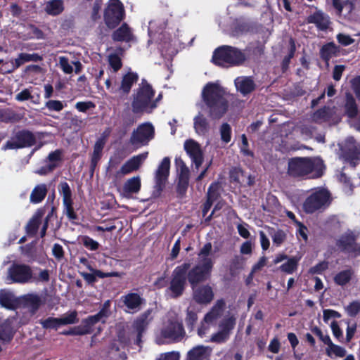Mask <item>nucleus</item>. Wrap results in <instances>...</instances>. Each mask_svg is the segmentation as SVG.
<instances>
[{"instance_id":"6e6d98bb","label":"nucleus","mask_w":360,"mask_h":360,"mask_svg":"<svg viewBox=\"0 0 360 360\" xmlns=\"http://www.w3.org/2000/svg\"><path fill=\"white\" fill-rule=\"evenodd\" d=\"M40 218L41 216L35 215L28 222L26 226L27 233L28 234L34 235L37 232L40 224Z\"/></svg>"},{"instance_id":"0eeeda50","label":"nucleus","mask_w":360,"mask_h":360,"mask_svg":"<svg viewBox=\"0 0 360 360\" xmlns=\"http://www.w3.org/2000/svg\"><path fill=\"white\" fill-rule=\"evenodd\" d=\"M245 59V54L240 50L230 46L217 49L212 56V61L220 66L238 65Z\"/></svg>"},{"instance_id":"ddd939ff","label":"nucleus","mask_w":360,"mask_h":360,"mask_svg":"<svg viewBox=\"0 0 360 360\" xmlns=\"http://www.w3.org/2000/svg\"><path fill=\"white\" fill-rule=\"evenodd\" d=\"M170 159L165 157L159 164L155 172V186L153 192V196L158 198L165 186L169 174Z\"/></svg>"},{"instance_id":"a19ab883","label":"nucleus","mask_w":360,"mask_h":360,"mask_svg":"<svg viewBox=\"0 0 360 360\" xmlns=\"http://www.w3.org/2000/svg\"><path fill=\"white\" fill-rule=\"evenodd\" d=\"M48 188L46 184L36 186L30 194V202L34 204L41 202L46 195Z\"/></svg>"},{"instance_id":"338daca9","label":"nucleus","mask_w":360,"mask_h":360,"mask_svg":"<svg viewBox=\"0 0 360 360\" xmlns=\"http://www.w3.org/2000/svg\"><path fill=\"white\" fill-rule=\"evenodd\" d=\"M110 300H107L104 302L100 311L97 313L103 323L105 321L106 319L108 318L110 314Z\"/></svg>"},{"instance_id":"864d4df0","label":"nucleus","mask_w":360,"mask_h":360,"mask_svg":"<svg viewBox=\"0 0 360 360\" xmlns=\"http://www.w3.org/2000/svg\"><path fill=\"white\" fill-rule=\"evenodd\" d=\"M221 140L224 143H228L231 139V127L228 123H223L219 128Z\"/></svg>"},{"instance_id":"680f3d73","label":"nucleus","mask_w":360,"mask_h":360,"mask_svg":"<svg viewBox=\"0 0 360 360\" xmlns=\"http://www.w3.org/2000/svg\"><path fill=\"white\" fill-rule=\"evenodd\" d=\"M46 108L50 111L59 112L62 110L65 105L63 102L57 100H49L45 103Z\"/></svg>"},{"instance_id":"dca6fc26","label":"nucleus","mask_w":360,"mask_h":360,"mask_svg":"<svg viewBox=\"0 0 360 360\" xmlns=\"http://www.w3.org/2000/svg\"><path fill=\"white\" fill-rule=\"evenodd\" d=\"M34 142V137L30 131H22L16 133L3 147L6 149H17L31 146Z\"/></svg>"},{"instance_id":"f3484780","label":"nucleus","mask_w":360,"mask_h":360,"mask_svg":"<svg viewBox=\"0 0 360 360\" xmlns=\"http://www.w3.org/2000/svg\"><path fill=\"white\" fill-rule=\"evenodd\" d=\"M148 152L134 155L129 159L115 174L116 178H120L133 172L137 171L147 159Z\"/></svg>"},{"instance_id":"a18cd8bd","label":"nucleus","mask_w":360,"mask_h":360,"mask_svg":"<svg viewBox=\"0 0 360 360\" xmlns=\"http://www.w3.org/2000/svg\"><path fill=\"white\" fill-rule=\"evenodd\" d=\"M63 2L62 0H51L46 4L45 10L47 13L56 15L63 11Z\"/></svg>"},{"instance_id":"1a4fd4ad","label":"nucleus","mask_w":360,"mask_h":360,"mask_svg":"<svg viewBox=\"0 0 360 360\" xmlns=\"http://www.w3.org/2000/svg\"><path fill=\"white\" fill-rule=\"evenodd\" d=\"M6 281L8 283H28L34 281L32 268L27 264L13 263L7 271Z\"/></svg>"},{"instance_id":"473e14b6","label":"nucleus","mask_w":360,"mask_h":360,"mask_svg":"<svg viewBox=\"0 0 360 360\" xmlns=\"http://www.w3.org/2000/svg\"><path fill=\"white\" fill-rule=\"evenodd\" d=\"M252 28V23L245 19H237L232 25V34L240 36L250 32Z\"/></svg>"},{"instance_id":"20e7f679","label":"nucleus","mask_w":360,"mask_h":360,"mask_svg":"<svg viewBox=\"0 0 360 360\" xmlns=\"http://www.w3.org/2000/svg\"><path fill=\"white\" fill-rule=\"evenodd\" d=\"M212 245L205 243L198 253V263L188 273V279L192 286L206 280L211 274L214 259L211 257Z\"/></svg>"},{"instance_id":"bb28decb","label":"nucleus","mask_w":360,"mask_h":360,"mask_svg":"<svg viewBox=\"0 0 360 360\" xmlns=\"http://www.w3.org/2000/svg\"><path fill=\"white\" fill-rule=\"evenodd\" d=\"M122 300L127 308V311L131 313L139 311L142 302V299L136 293H129L122 297Z\"/></svg>"},{"instance_id":"a211bd4d","label":"nucleus","mask_w":360,"mask_h":360,"mask_svg":"<svg viewBox=\"0 0 360 360\" xmlns=\"http://www.w3.org/2000/svg\"><path fill=\"white\" fill-rule=\"evenodd\" d=\"M345 109L349 125L356 130L360 131V112L358 110L354 97L350 94L346 95Z\"/></svg>"},{"instance_id":"c9c22d12","label":"nucleus","mask_w":360,"mask_h":360,"mask_svg":"<svg viewBox=\"0 0 360 360\" xmlns=\"http://www.w3.org/2000/svg\"><path fill=\"white\" fill-rule=\"evenodd\" d=\"M354 271L348 268L337 272L333 276L334 283L339 286H345L350 283L354 276Z\"/></svg>"},{"instance_id":"b1692460","label":"nucleus","mask_w":360,"mask_h":360,"mask_svg":"<svg viewBox=\"0 0 360 360\" xmlns=\"http://www.w3.org/2000/svg\"><path fill=\"white\" fill-rule=\"evenodd\" d=\"M193 127L195 133L199 136H206L210 129L207 119L200 112L193 118Z\"/></svg>"},{"instance_id":"6e6552de","label":"nucleus","mask_w":360,"mask_h":360,"mask_svg":"<svg viewBox=\"0 0 360 360\" xmlns=\"http://www.w3.org/2000/svg\"><path fill=\"white\" fill-rule=\"evenodd\" d=\"M138 75L136 73L129 72L122 76L120 82H117V76L112 75L105 80V86L111 93L128 94L133 84L137 81Z\"/></svg>"},{"instance_id":"4c0bfd02","label":"nucleus","mask_w":360,"mask_h":360,"mask_svg":"<svg viewBox=\"0 0 360 360\" xmlns=\"http://www.w3.org/2000/svg\"><path fill=\"white\" fill-rule=\"evenodd\" d=\"M333 112V110L324 107L316 112H314L311 115V120L312 122L317 123V124H321L325 122H328L330 120V118L332 115V113Z\"/></svg>"},{"instance_id":"f257e3e1","label":"nucleus","mask_w":360,"mask_h":360,"mask_svg":"<svg viewBox=\"0 0 360 360\" xmlns=\"http://www.w3.org/2000/svg\"><path fill=\"white\" fill-rule=\"evenodd\" d=\"M226 92L218 82H209L203 88L202 98L213 118H220L228 109Z\"/></svg>"},{"instance_id":"f704fd0d","label":"nucleus","mask_w":360,"mask_h":360,"mask_svg":"<svg viewBox=\"0 0 360 360\" xmlns=\"http://www.w3.org/2000/svg\"><path fill=\"white\" fill-rule=\"evenodd\" d=\"M337 245L340 248L347 252L356 250L355 238L352 233H346L342 235L338 240Z\"/></svg>"},{"instance_id":"ea45409f","label":"nucleus","mask_w":360,"mask_h":360,"mask_svg":"<svg viewBox=\"0 0 360 360\" xmlns=\"http://www.w3.org/2000/svg\"><path fill=\"white\" fill-rule=\"evenodd\" d=\"M339 52V48L333 42L328 43L324 45L320 51L321 57L323 60H324L327 65H328V61L333 57L337 56Z\"/></svg>"},{"instance_id":"774afa93","label":"nucleus","mask_w":360,"mask_h":360,"mask_svg":"<svg viewBox=\"0 0 360 360\" xmlns=\"http://www.w3.org/2000/svg\"><path fill=\"white\" fill-rule=\"evenodd\" d=\"M82 241L83 245L90 250H96L99 247V244L97 241L86 236L82 238Z\"/></svg>"},{"instance_id":"c85d7f7f","label":"nucleus","mask_w":360,"mask_h":360,"mask_svg":"<svg viewBox=\"0 0 360 360\" xmlns=\"http://www.w3.org/2000/svg\"><path fill=\"white\" fill-rule=\"evenodd\" d=\"M42 58L37 53H20L17 58L11 61V69L9 70H5V72H12L13 70L18 68L20 65L26 62L30 61H39L41 60Z\"/></svg>"},{"instance_id":"c756f323","label":"nucleus","mask_w":360,"mask_h":360,"mask_svg":"<svg viewBox=\"0 0 360 360\" xmlns=\"http://www.w3.org/2000/svg\"><path fill=\"white\" fill-rule=\"evenodd\" d=\"M58 64L61 70L65 74H71L74 69L72 65L75 66V72L76 74L79 73L82 69V65L79 60L70 62L68 58L65 56H60L58 58Z\"/></svg>"},{"instance_id":"052dcab7","label":"nucleus","mask_w":360,"mask_h":360,"mask_svg":"<svg viewBox=\"0 0 360 360\" xmlns=\"http://www.w3.org/2000/svg\"><path fill=\"white\" fill-rule=\"evenodd\" d=\"M345 309L349 316H355L360 311V302L353 301L346 306Z\"/></svg>"},{"instance_id":"8fccbe9b","label":"nucleus","mask_w":360,"mask_h":360,"mask_svg":"<svg viewBox=\"0 0 360 360\" xmlns=\"http://www.w3.org/2000/svg\"><path fill=\"white\" fill-rule=\"evenodd\" d=\"M105 142L103 139L98 140L94 146V153L91 158V167H95L99 160Z\"/></svg>"},{"instance_id":"2f4dec72","label":"nucleus","mask_w":360,"mask_h":360,"mask_svg":"<svg viewBox=\"0 0 360 360\" xmlns=\"http://www.w3.org/2000/svg\"><path fill=\"white\" fill-rule=\"evenodd\" d=\"M15 321L13 317L6 319H0V339L10 340L13 337V324Z\"/></svg>"},{"instance_id":"393cba45","label":"nucleus","mask_w":360,"mask_h":360,"mask_svg":"<svg viewBox=\"0 0 360 360\" xmlns=\"http://www.w3.org/2000/svg\"><path fill=\"white\" fill-rule=\"evenodd\" d=\"M210 352L208 347L198 345L188 352L186 360H208Z\"/></svg>"},{"instance_id":"e2e57ef3","label":"nucleus","mask_w":360,"mask_h":360,"mask_svg":"<svg viewBox=\"0 0 360 360\" xmlns=\"http://www.w3.org/2000/svg\"><path fill=\"white\" fill-rule=\"evenodd\" d=\"M271 238L274 245L280 246L285 241L286 234L283 231L278 230L271 234Z\"/></svg>"},{"instance_id":"7c9ffc66","label":"nucleus","mask_w":360,"mask_h":360,"mask_svg":"<svg viewBox=\"0 0 360 360\" xmlns=\"http://www.w3.org/2000/svg\"><path fill=\"white\" fill-rule=\"evenodd\" d=\"M235 86L243 95L250 93L255 89V84L252 79L247 77H238L235 79Z\"/></svg>"},{"instance_id":"7ed1b4c3","label":"nucleus","mask_w":360,"mask_h":360,"mask_svg":"<svg viewBox=\"0 0 360 360\" xmlns=\"http://www.w3.org/2000/svg\"><path fill=\"white\" fill-rule=\"evenodd\" d=\"M185 335V331L178 314L170 311L165 316L162 326L156 332L155 341L158 345L179 342Z\"/></svg>"},{"instance_id":"6ab92c4d","label":"nucleus","mask_w":360,"mask_h":360,"mask_svg":"<svg viewBox=\"0 0 360 360\" xmlns=\"http://www.w3.org/2000/svg\"><path fill=\"white\" fill-rule=\"evenodd\" d=\"M59 193L63 196V203L65 207V212L70 220L77 219V214L72 207V191L67 182H61L58 186Z\"/></svg>"},{"instance_id":"5fc2aeb1","label":"nucleus","mask_w":360,"mask_h":360,"mask_svg":"<svg viewBox=\"0 0 360 360\" xmlns=\"http://www.w3.org/2000/svg\"><path fill=\"white\" fill-rule=\"evenodd\" d=\"M229 336L230 335H228L226 332H224L219 329L217 333L209 336V339L206 340V342L222 343L226 342L229 338Z\"/></svg>"},{"instance_id":"49530a36","label":"nucleus","mask_w":360,"mask_h":360,"mask_svg":"<svg viewBox=\"0 0 360 360\" xmlns=\"http://www.w3.org/2000/svg\"><path fill=\"white\" fill-rule=\"evenodd\" d=\"M332 1L333 7L339 14L342 13L344 11L349 14L354 10L353 4L349 0H332Z\"/></svg>"},{"instance_id":"3c124183","label":"nucleus","mask_w":360,"mask_h":360,"mask_svg":"<svg viewBox=\"0 0 360 360\" xmlns=\"http://www.w3.org/2000/svg\"><path fill=\"white\" fill-rule=\"evenodd\" d=\"M236 324V318L233 316L224 318L219 323V329L230 335Z\"/></svg>"},{"instance_id":"c03bdc74","label":"nucleus","mask_w":360,"mask_h":360,"mask_svg":"<svg viewBox=\"0 0 360 360\" xmlns=\"http://www.w3.org/2000/svg\"><path fill=\"white\" fill-rule=\"evenodd\" d=\"M300 259V257H288L286 262L280 266L279 269L287 274H292L297 269Z\"/></svg>"},{"instance_id":"69168bd1","label":"nucleus","mask_w":360,"mask_h":360,"mask_svg":"<svg viewBox=\"0 0 360 360\" xmlns=\"http://www.w3.org/2000/svg\"><path fill=\"white\" fill-rule=\"evenodd\" d=\"M110 300H107L104 302L100 311L97 313L103 323L105 321L106 319L108 318L110 314Z\"/></svg>"},{"instance_id":"39448f33","label":"nucleus","mask_w":360,"mask_h":360,"mask_svg":"<svg viewBox=\"0 0 360 360\" xmlns=\"http://www.w3.org/2000/svg\"><path fill=\"white\" fill-rule=\"evenodd\" d=\"M155 91L148 82L143 79L141 84L134 95L132 110L135 113H150L157 108L156 101H153Z\"/></svg>"},{"instance_id":"09e8293b","label":"nucleus","mask_w":360,"mask_h":360,"mask_svg":"<svg viewBox=\"0 0 360 360\" xmlns=\"http://www.w3.org/2000/svg\"><path fill=\"white\" fill-rule=\"evenodd\" d=\"M63 150L58 149L50 153L46 160V162L49 166H53V169L56 168L62 160Z\"/></svg>"},{"instance_id":"4468645a","label":"nucleus","mask_w":360,"mask_h":360,"mask_svg":"<svg viewBox=\"0 0 360 360\" xmlns=\"http://www.w3.org/2000/svg\"><path fill=\"white\" fill-rule=\"evenodd\" d=\"M124 14L122 4L119 0H110L104 13L107 26L115 27L123 19Z\"/></svg>"},{"instance_id":"37998d69","label":"nucleus","mask_w":360,"mask_h":360,"mask_svg":"<svg viewBox=\"0 0 360 360\" xmlns=\"http://www.w3.org/2000/svg\"><path fill=\"white\" fill-rule=\"evenodd\" d=\"M112 38L115 41H130L133 35L127 25L124 24L113 33Z\"/></svg>"},{"instance_id":"0e129e2a","label":"nucleus","mask_w":360,"mask_h":360,"mask_svg":"<svg viewBox=\"0 0 360 360\" xmlns=\"http://www.w3.org/2000/svg\"><path fill=\"white\" fill-rule=\"evenodd\" d=\"M328 265H329V264L328 262L322 261V262H319V264H317L316 265H315L314 266L311 267L309 269V272L311 274H321L324 271L328 269Z\"/></svg>"},{"instance_id":"4be33fe9","label":"nucleus","mask_w":360,"mask_h":360,"mask_svg":"<svg viewBox=\"0 0 360 360\" xmlns=\"http://www.w3.org/2000/svg\"><path fill=\"white\" fill-rule=\"evenodd\" d=\"M141 187V177L139 176H133L124 182L121 194L124 198H130L132 195L140 191Z\"/></svg>"},{"instance_id":"5701e85b","label":"nucleus","mask_w":360,"mask_h":360,"mask_svg":"<svg viewBox=\"0 0 360 360\" xmlns=\"http://www.w3.org/2000/svg\"><path fill=\"white\" fill-rule=\"evenodd\" d=\"M309 23L315 24L321 30H326L330 24L329 16L321 11H317L307 18Z\"/></svg>"},{"instance_id":"cd10ccee","label":"nucleus","mask_w":360,"mask_h":360,"mask_svg":"<svg viewBox=\"0 0 360 360\" xmlns=\"http://www.w3.org/2000/svg\"><path fill=\"white\" fill-rule=\"evenodd\" d=\"M149 313L146 312L141 314L134 322L133 326L137 333L136 343L139 345L141 342V335L146 330L150 320L148 319Z\"/></svg>"},{"instance_id":"de8ad7c7","label":"nucleus","mask_w":360,"mask_h":360,"mask_svg":"<svg viewBox=\"0 0 360 360\" xmlns=\"http://www.w3.org/2000/svg\"><path fill=\"white\" fill-rule=\"evenodd\" d=\"M108 62L111 68L108 72V77H111L112 75H115V76H117V71L122 67L120 57L117 54H110L108 56Z\"/></svg>"},{"instance_id":"f03ea898","label":"nucleus","mask_w":360,"mask_h":360,"mask_svg":"<svg viewBox=\"0 0 360 360\" xmlns=\"http://www.w3.org/2000/svg\"><path fill=\"white\" fill-rule=\"evenodd\" d=\"M323 169L320 158H294L288 161V174L292 177L318 178L322 175Z\"/></svg>"},{"instance_id":"412c9836","label":"nucleus","mask_w":360,"mask_h":360,"mask_svg":"<svg viewBox=\"0 0 360 360\" xmlns=\"http://www.w3.org/2000/svg\"><path fill=\"white\" fill-rule=\"evenodd\" d=\"M193 300L198 304H208L214 298V292L211 286L205 285L195 288L193 286Z\"/></svg>"},{"instance_id":"9d476101","label":"nucleus","mask_w":360,"mask_h":360,"mask_svg":"<svg viewBox=\"0 0 360 360\" xmlns=\"http://www.w3.org/2000/svg\"><path fill=\"white\" fill-rule=\"evenodd\" d=\"M338 146L340 150V158L354 167L356 162L360 160V144L353 137L349 136Z\"/></svg>"},{"instance_id":"603ef678","label":"nucleus","mask_w":360,"mask_h":360,"mask_svg":"<svg viewBox=\"0 0 360 360\" xmlns=\"http://www.w3.org/2000/svg\"><path fill=\"white\" fill-rule=\"evenodd\" d=\"M59 320L60 326L76 323L79 320L77 318V312L76 311H72L64 314L59 318Z\"/></svg>"},{"instance_id":"72a5a7b5","label":"nucleus","mask_w":360,"mask_h":360,"mask_svg":"<svg viewBox=\"0 0 360 360\" xmlns=\"http://www.w3.org/2000/svg\"><path fill=\"white\" fill-rule=\"evenodd\" d=\"M219 184L218 183H213L210 186L207 191V200L204 204L202 209L203 216L207 214L211 206L212 205L213 202L217 199L219 196Z\"/></svg>"},{"instance_id":"2eb2a0df","label":"nucleus","mask_w":360,"mask_h":360,"mask_svg":"<svg viewBox=\"0 0 360 360\" xmlns=\"http://www.w3.org/2000/svg\"><path fill=\"white\" fill-rule=\"evenodd\" d=\"M46 302V295L37 292H30L23 295L18 298V304L27 308L32 316Z\"/></svg>"},{"instance_id":"bf43d9fd","label":"nucleus","mask_w":360,"mask_h":360,"mask_svg":"<svg viewBox=\"0 0 360 360\" xmlns=\"http://www.w3.org/2000/svg\"><path fill=\"white\" fill-rule=\"evenodd\" d=\"M212 326H214V324L206 322L203 319V321L198 330V335L202 338L208 337V334L210 333V329Z\"/></svg>"},{"instance_id":"423d86ee","label":"nucleus","mask_w":360,"mask_h":360,"mask_svg":"<svg viewBox=\"0 0 360 360\" xmlns=\"http://www.w3.org/2000/svg\"><path fill=\"white\" fill-rule=\"evenodd\" d=\"M331 202L330 193L327 189L316 188L306 198L303 202V210L306 213L312 214L323 212Z\"/></svg>"},{"instance_id":"a878e982","label":"nucleus","mask_w":360,"mask_h":360,"mask_svg":"<svg viewBox=\"0 0 360 360\" xmlns=\"http://www.w3.org/2000/svg\"><path fill=\"white\" fill-rule=\"evenodd\" d=\"M225 304L224 300H218L211 310L205 314L204 317L205 321L214 325L217 320L221 316Z\"/></svg>"},{"instance_id":"e433bc0d","label":"nucleus","mask_w":360,"mask_h":360,"mask_svg":"<svg viewBox=\"0 0 360 360\" xmlns=\"http://www.w3.org/2000/svg\"><path fill=\"white\" fill-rule=\"evenodd\" d=\"M99 321L102 322V320L98 314L94 316H90L82 321V326L78 327L76 332L74 333L76 335H84L90 333L91 326Z\"/></svg>"},{"instance_id":"9b49d317","label":"nucleus","mask_w":360,"mask_h":360,"mask_svg":"<svg viewBox=\"0 0 360 360\" xmlns=\"http://www.w3.org/2000/svg\"><path fill=\"white\" fill-rule=\"evenodd\" d=\"M189 268V263H184L174 269L169 287L172 297H176L182 294L186 283V275Z\"/></svg>"},{"instance_id":"4d7b16f0","label":"nucleus","mask_w":360,"mask_h":360,"mask_svg":"<svg viewBox=\"0 0 360 360\" xmlns=\"http://www.w3.org/2000/svg\"><path fill=\"white\" fill-rule=\"evenodd\" d=\"M40 323L46 329H57L60 326L59 318L49 317L45 320L40 321Z\"/></svg>"},{"instance_id":"79ce46f5","label":"nucleus","mask_w":360,"mask_h":360,"mask_svg":"<svg viewBox=\"0 0 360 360\" xmlns=\"http://www.w3.org/2000/svg\"><path fill=\"white\" fill-rule=\"evenodd\" d=\"M0 304L8 309H12L18 304V299H16L13 292L1 290L0 291Z\"/></svg>"},{"instance_id":"58836bf2","label":"nucleus","mask_w":360,"mask_h":360,"mask_svg":"<svg viewBox=\"0 0 360 360\" xmlns=\"http://www.w3.org/2000/svg\"><path fill=\"white\" fill-rule=\"evenodd\" d=\"M230 179L232 181L239 184H246L250 186L253 184V179L250 175H245L243 172L239 168H233L230 172Z\"/></svg>"},{"instance_id":"13d9d810","label":"nucleus","mask_w":360,"mask_h":360,"mask_svg":"<svg viewBox=\"0 0 360 360\" xmlns=\"http://www.w3.org/2000/svg\"><path fill=\"white\" fill-rule=\"evenodd\" d=\"M327 354L328 356H330L331 354H333L336 356L338 357H343L346 354V349L340 347L339 345H335L332 342V345H330L326 349Z\"/></svg>"},{"instance_id":"f8f14e48","label":"nucleus","mask_w":360,"mask_h":360,"mask_svg":"<svg viewBox=\"0 0 360 360\" xmlns=\"http://www.w3.org/2000/svg\"><path fill=\"white\" fill-rule=\"evenodd\" d=\"M154 132V127L150 123L142 124L132 132L129 142L136 148H139L147 145L153 139Z\"/></svg>"},{"instance_id":"aec40b11","label":"nucleus","mask_w":360,"mask_h":360,"mask_svg":"<svg viewBox=\"0 0 360 360\" xmlns=\"http://www.w3.org/2000/svg\"><path fill=\"white\" fill-rule=\"evenodd\" d=\"M184 149L191 159L196 169H198L203 162V152L200 144L193 139L184 143Z\"/></svg>"}]
</instances>
